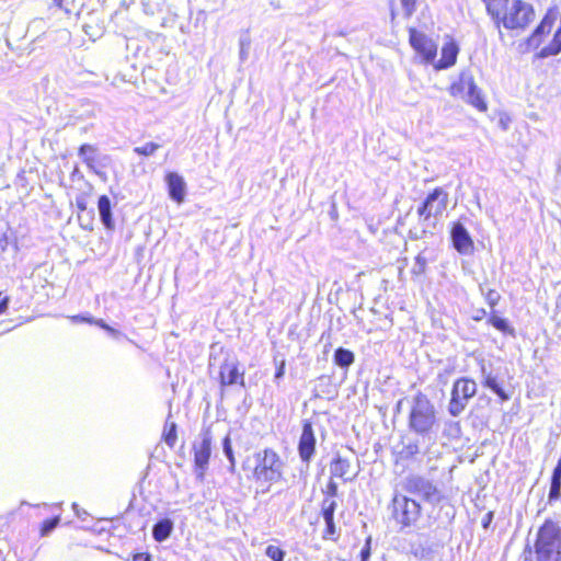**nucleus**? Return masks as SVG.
<instances>
[{
	"label": "nucleus",
	"mask_w": 561,
	"mask_h": 561,
	"mask_svg": "<svg viewBox=\"0 0 561 561\" xmlns=\"http://www.w3.org/2000/svg\"><path fill=\"white\" fill-rule=\"evenodd\" d=\"M408 426L416 435L434 437L437 426L436 409L426 394L417 392L413 397Z\"/></svg>",
	"instance_id": "39448f33"
},
{
	"label": "nucleus",
	"mask_w": 561,
	"mask_h": 561,
	"mask_svg": "<svg viewBox=\"0 0 561 561\" xmlns=\"http://www.w3.org/2000/svg\"><path fill=\"white\" fill-rule=\"evenodd\" d=\"M450 239L453 247L458 253L469 255L473 252V240L468 229L460 221L454 222L450 230Z\"/></svg>",
	"instance_id": "4468645a"
},
{
	"label": "nucleus",
	"mask_w": 561,
	"mask_h": 561,
	"mask_svg": "<svg viewBox=\"0 0 561 561\" xmlns=\"http://www.w3.org/2000/svg\"><path fill=\"white\" fill-rule=\"evenodd\" d=\"M169 196L176 203H182L186 195V183L182 175L176 172H169L165 175Z\"/></svg>",
	"instance_id": "f3484780"
},
{
	"label": "nucleus",
	"mask_w": 561,
	"mask_h": 561,
	"mask_svg": "<svg viewBox=\"0 0 561 561\" xmlns=\"http://www.w3.org/2000/svg\"><path fill=\"white\" fill-rule=\"evenodd\" d=\"M176 430H178L176 423L175 422H169V420H167L162 436H163L164 443L170 448H173L175 443H176V439H178Z\"/></svg>",
	"instance_id": "cd10ccee"
},
{
	"label": "nucleus",
	"mask_w": 561,
	"mask_h": 561,
	"mask_svg": "<svg viewBox=\"0 0 561 561\" xmlns=\"http://www.w3.org/2000/svg\"><path fill=\"white\" fill-rule=\"evenodd\" d=\"M449 374H450L449 370H445L444 373H439L438 376H437L439 382H442L443 385H446L447 381H448Z\"/></svg>",
	"instance_id": "09e8293b"
},
{
	"label": "nucleus",
	"mask_w": 561,
	"mask_h": 561,
	"mask_svg": "<svg viewBox=\"0 0 561 561\" xmlns=\"http://www.w3.org/2000/svg\"><path fill=\"white\" fill-rule=\"evenodd\" d=\"M494 513L488 512L481 519V525L484 529H488L493 520Z\"/></svg>",
	"instance_id": "79ce46f5"
},
{
	"label": "nucleus",
	"mask_w": 561,
	"mask_h": 561,
	"mask_svg": "<svg viewBox=\"0 0 561 561\" xmlns=\"http://www.w3.org/2000/svg\"><path fill=\"white\" fill-rule=\"evenodd\" d=\"M486 316L485 309H479L477 310V314L473 317V320L480 321Z\"/></svg>",
	"instance_id": "3c124183"
},
{
	"label": "nucleus",
	"mask_w": 561,
	"mask_h": 561,
	"mask_svg": "<svg viewBox=\"0 0 561 561\" xmlns=\"http://www.w3.org/2000/svg\"><path fill=\"white\" fill-rule=\"evenodd\" d=\"M400 405H401V401H399L398 404H397V410L398 411L400 410Z\"/></svg>",
	"instance_id": "6e6d98bb"
},
{
	"label": "nucleus",
	"mask_w": 561,
	"mask_h": 561,
	"mask_svg": "<svg viewBox=\"0 0 561 561\" xmlns=\"http://www.w3.org/2000/svg\"><path fill=\"white\" fill-rule=\"evenodd\" d=\"M488 323L504 334L515 336V329L510 324L508 320L505 318L492 313L488 319Z\"/></svg>",
	"instance_id": "bb28decb"
},
{
	"label": "nucleus",
	"mask_w": 561,
	"mask_h": 561,
	"mask_svg": "<svg viewBox=\"0 0 561 561\" xmlns=\"http://www.w3.org/2000/svg\"><path fill=\"white\" fill-rule=\"evenodd\" d=\"M479 290L491 309H494L501 299V295L495 289H485L482 284L479 285Z\"/></svg>",
	"instance_id": "7c9ffc66"
},
{
	"label": "nucleus",
	"mask_w": 561,
	"mask_h": 561,
	"mask_svg": "<svg viewBox=\"0 0 561 561\" xmlns=\"http://www.w3.org/2000/svg\"><path fill=\"white\" fill-rule=\"evenodd\" d=\"M433 442L434 437L426 435L402 437L400 444L396 447L397 458L402 461L415 460L419 455H425L428 451Z\"/></svg>",
	"instance_id": "9b49d317"
},
{
	"label": "nucleus",
	"mask_w": 561,
	"mask_h": 561,
	"mask_svg": "<svg viewBox=\"0 0 561 561\" xmlns=\"http://www.w3.org/2000/svg\"><path fill=\"white\" fill-rule=\"evenodd\" d=\"M560 499H561V478L551 477L547 503L549 505H552L554 502L559 501Z\"/></svg>",
	"instance_id": "c85d7f7f"
},
{
	"label": "nucleus",
	"mask_w": 561,
	"mask_h": 561,
	"mask_svg": "<svg viewBox=\"0 0 561 561\" xmlns=\"http://www.w3.org/2000/svg\"><path fill=\"white\" fill-rule=\"evenodd\" d=\"M98 210L103 226L108 230H113L115 228V221L113 219L112 203L108 196L101 195L99 197Z\"/></svg>",
	"instance_id": "412c9836"
},
{
	"label": "nucleus",
	"mask_w": 561,
	"mask_h": 561,
	"mask_svg": "<svg viewBox=\"0 0 561 561\" xmlns=\"http://www.w3.org/2000/svg\"><path fill=\"white\" fill-rule=\"evenodd\" d=\"M481 376L482 385L485 388L492 390L502 401H507L510 399L508 393L497 382L496 376H494L492 371H488L486 366L484 364L481 365Z\"/></svg>",
	"instance_id": "aec40b11"
},
{
	"label": "nucleus",
	"mask_w": 561,
	"mask_h": 561,
	"mask_svg": "<svg viewBox=\"0 0 561 561\" xmlns=\"http://www.w3.org/2000/svg\"><path fill=\"white\" fill-rule=\"evenodd\" d=\"M95 152H96V148L94 146L89 145V144H83L79 148L78 156L82 159V161L87 164V167L90 170L95 172L98 175L102 176V175H104V173L96 171L95 167H94Z\"/></svg>",
	"instance_id": "a878e982"
},
{
	"label": "nucleus",
	"mask_w": 561,
	"mask_h": 561,
	"mask_svg": "<svg viewBox=\"0 0 561 561\" xmlns=\"http://www.w3.org/2000/svg\"><path fill=\"white\" fill-rule=\"evenodd\" d=\"M561 53V26L556 31L551 43L537 53L536 57L543 59L550 56H557Z\"/></svg>",
	"instance_id": "393cba45"
},
{
	"label": "nucleus",
	"mask_w": 561,
	"mask_h": 561,
	"mask_svg": "<svg viewBox=\"0 0 561 561\" xmlns=\"http://www.w3.org/2000/svg\"><path fill=\"white\" fill-rule=\"evenodd\" d=\"M409 42L413 49L422 56L425 64L434 61L437 55V44L431 37L415 28H410Z\"/></svg>",
	"instance_id": "f8f14e48"
},
{
	"label": "nucleus",
	"mask_w": 561,
	"mask_h": 561,
	"mask_svg": "<svg viewBox=\"0 0 561 561\" xmlns=\"http://www.w3.org/2000/svg\"><path fill=\"white\" fill-rule=\"evenodd\" d=\"M478 386L471 378H458L451 389L448 403V413L451 416H459L468 405L470 399L477 394Z\"/></svg>",
	"instance_id": "6e6552de"
},
{
	"label": "nucleus",
	"mask_w": 561,
	"mask_h": 561,
	"mask_svg": "<svg viewBox=\"0 0 561 561\" xmlns=\"http://www.w3.org/2000/svg\"><path fill=\"white\" fill-rule=\"evenodd\" d=\"M325 493L324 499H332L334 500L335 496H337L339 493V486L337 483L334 482L332 479L328 482L325 490L323 491Z\"/></svg>",
	"instance_id": "4c0bfd02"
},
{
	"label": "nucleus",
	"mask_w": 561,
	"mask_h": 561,
	"mask_svg": "<svg viewBox=\"0 0 561 561\" xmlns=\"http://www.w3.org/2000/svg\"><path fill=\"white\" fill-rule=\"evenodd\" d=\"M160 148L161 145L150 141L146 142L144 146L135 147L134 152L137 153L138 156L150 157L154 154V152Z\"/></svg>",
	"instance_id": "2f4dec72"
},
{
	"label": "nucleus",
	"mask_w": 561,
	"mask_h": 561,
	"mask_svg": "<svg viewBox=\"0 0 561 561\" xmlns=\"http://www.w3.org/2000/svg\"><path fill=\"white\" fill-rule=\"evenodd\" d=\"M133 561H152V558L149 553H136L133 557Z\"/></svg>",
	"instance_id": "a18cd8bd"
},
{
	"label": "nucleus",
	"mask_w": 561,
	"mask_h": 561,
	"mask_svg": "<svg viewBox=\"0 0 561 561\" xmlns=\"http://www.w3.org/2000/svg\"><path fill=\"white\" fill-rule=\"evenodd\" d=\"M558 12L556 10H549L540 24L534 30L533 34L527 38V45L533 48H538L541 44V35L549 33L551 27L557 20Z\"/></svg>",
	"instance_id": "dca6fc26"
},
{
	"label": "nucleus",
	"mask_w": 561,
	"mask_h": 561,
	"mask_svg": "<svg viewBox=\"0 0 561 561\" xmlns=\"http://www.w3.org/2000/svg\"><path fill=\"white\" fill-rule=\"evenodd\" d=\"M254 457L256 465L253 476L257 482L271 483L282 479L283 461L275 450L265 448L256 453Z\"/></svg>",
	"instance_id": "0eeeda50"
},
{
	"label": "nucleus",
	"mask_w": 561,
	"mask_h": 561,
	"mask_svg": "<svg viewBox=\"0 0 561 561\" xmlns=\"http://www.w3.org/2000/svg\"><path fill=\"white\" fill-rule=\"evenodd\" d=\"M248 48L249 43H245L243 39L240 41V59L245 60L248 57Z\"/></svg>",
	"instance_id": "c03bdc74"
},
{
	"label": "nucleus",
	"mask_w": 561,
	"mask_h": 561,
	"mask_svg": "<svg viewBox=\"0 0 561 561\" xmlns=\"http://www.w3.org/2000/svg\"><path fill=\"white\" fill-rule=\"evenodd\" d=\"M459 53L458 45L455 42L444 44L442 48V58L438 60L437 69H447L456 64Z\"/></svg>",
	"instance_id": "4be33fe9"
},
{
	"label": "nucleus",
	"mask_w": 561,
	"mask_h": 561,
	"mask_svg": "<svg viewBox=\"0 0 561 561\" xmlns=\"http://www.w3.org/2000/svg\"><path fill=\"white\" fill-rule=\"evenodd\" d=\"M72 320L75 322H79L80 321V322L95 323L96 325H99L103 330H104V327H108V324L105 323L104 320H102V319L94 320L93 318H88V317H83V316H75V317H72Z\"/></svg>",
	"instance_id": "58836bf2"
},
{
	"label": "nucleus",
	"mask_w": 561,
	"mask_h": 561,
	"mask_svg": "<svg viewBox=\"0 0 561 561\" xmlns=\"http://www.w3.org/2000/svg\"><path fill=\"white\" fill-rule=\"evenodd\" d=\"M10 301V296L4 295L2 291H0V316L8 310Z\"/></svg>",
	"instance_id": "a19ab883"
},
{
	"label": "nucleus",
	"mask_w": 561,
	"mask_h": 561,
	"mask_svg": "<svg viewBox=\"0 0 561 561\" xmlns=\"http://www.w3.org/2000/svg\"><path fill=\"white\" fill-rule=\"evenodd\" d=\"M265 554L272 560V561H284L286 557V551L282 548L273 545H268L265 548Z\"/></svg>",
	"instance_id": "473e14b6"
},
{
	"label": "nucleus",
	"mask_w": 561,
	"mask_h": 561,
	"mask_svg": "<svg viewBox=\"0 0 561 561\" xmlns=\"http://www.w3.org/2000/svg\"><path fill=\"white\" fill-rule=\"evenodd\" d=\"M337 507V503L332 499H323L321 502V515L325 523V529L323 531L324 539L337 540L340 531L337 530L334 523V513Z\"/></svg>",
	"instance_id": "2eb2a0df"
},
{
	"label": "nucleus",
	"mask_w": 561,
	"mask_h": 561,
	"mask_svg": "<svg viewBox=\"0 0 561 561\" xmlns=\"http://www.w3.org/2000/svg\"><path fill=\"white\" fill-rule=\"evenodd\" d=\"M324 379H328V377H325V376L320 377V380H324Z\"/></svg>",
	"instance_id": "4d7b16f0"
},
{
	"label": "nucleus",
	"mask_w": 561,
	"mask_h": 561,
	"mask_svg": "<svg viewBox=\"0 0 561 561\" xmlns=\"http://www.w3.org/2000/svg\"><path fill=\"white\" fill-rule=\"evenodd\" d=\"M394 16H396V12H394V10L392 9V10H391V19L393 20V19H394Z\"/></svg>",
	"instance_id": "5fc2aeb1"
},
{
	"label": "nucleus",
	"mask_w": 561,
	"mask_h": 561,
	"mask_svg": "<svg viewBox=\"0 0 561 561\" xmlns=\"http://www.w3.org/2000/svg\"><path fill=\"white\" fill-rule=\"evenodd\" d=\"M426 264H427L426 259L422 254H419L415 257V262L412 267V273L414 275H422L425 272Z\"/></svg>",
	"instance_id": "f704fd0d"
},
{
	"label": "nucleus",
	"mask_w": 561,
	"mask_h": 561,
	"mask_svg": "<svg viewBox=\"0 0 561 561\" xmlns=\"http://www.w3.org/2000/svg\"><path fill=\"white\" fill-rule=\"evenodd\" d=\"M316 435L311 421H302L301 435L298 442V455L300 460L308 467L316 455Z\"/></svg>",
	"instance_id": "ddd939ff"
},
{
	"label": "nucleus",
	"mask_w": 561,
	"mask_h": 561,
	"mask_svg": "<svg viewBox=\"0 0 561 561\" xmlns=\"http://www.w3.org/2000/svg\"><path fill=\"white\" fill-rule=\"evenodd\" d=\"M72 508H73V511H75L76 515H77L78 517H80L81 515H80V513H79V505H78L77 503H73V504H72Z\"/></svg>",
	"instance_id": "603ef678"
},
{
	"label": "nucleus",
	"mask_w": 561,
	"mask_h": 561,
	"mask_svg": "<svg viewBox=\"0 0 561 561\" xmlns=\"http://www.w3.org/2000/svg\"><path fill=\"white\" fill-rule=\"evenodd\" d=\"M355 362V354L347 348L337 347L333 354V363L342 369H348Z\"/></svg>",
	"instance_id": "b1692460"
},
{
	"label": "nucleus",
	"mask_w": 561,
	"mask_h": 561,
	"mask_svg": "<svg viewBox=\"0 0 561 561\" xmlns=\"http://www.w3.org/2000/svg\"><path fill=\"white\" fill-rule=\"evenodd\" d=\"M173 527L174 524L170 518L158 520L152 527L153 539L158 542L167 540L171 536Z\"/></svg>",
	"instance_id": "5701e85b"
},
{
	"label": "nucleus",
	"mask_w": 561,
	"mask_h": 561,
	"mask_svg": "<svg viewBox=\"0 0 561 561\" xmlns=\"http://www.w3.org/2000/svg\"><path fill=\"white\" fill-rule=\"evenodd\" d=\"M220 383L222 386H230L240 382L244 385L243 374L239 371L238 365L234 362L226 360L220 366Z\"/></svg>",
	"instance_id": "6ab92c4d"
},
{
	"label": "nucleus",
	"mask_w": 561,
	"mask_h": 561,
	"mask_svg": "<svg viewBox=\"0 0 561 561\" xmlns=\"http://www.w3.org/2000/svg\"><path fill=\"white\" fill-rule=\"evenodd\" d=\"M402 488L408 494L419 497L432 506H439L440 511H445L444 514L447 523L455 518V507L432 480L420 474H409L405 477Z\"/></svg>",
	"instance_id": "20e7f679"
},
{
	"label": "nucleus",
	"mask_w": 561,
	"mask_h": 561,
	"mask_svg": "<svg viewBox=\"0 0 561 561\" xmlns=\"http://www.w3.org/2000/svg\"><path fill=\"white\" fill-rule=\"evenodd\" d=\"M551 477L561 478V458H559L557 466L554 467Z\"/></svg>",
	"instance_id": "8fccbe9b"
},
{
	"label": "nucleus",
	"mask_w": 561,
	"mask_h": 561,
	"mask_svg": "<svg viewBox=\"0 0 561 561\" xmlns=\"http://www.w3.org/2000/svg\"><path fill=\"white\" fill-rule=\"evenodd\" d=\"M450 94L460 96L481 112L488 108L481 90L477 87L473 77L469 73H462L459 81L451 84Z\"/></svg>",
	"instance_id": "1a4fd4ad"
},
{
	"label": "nucleus",
	"mask_w": 561,
	"mask_h": 561,
	"mask_svg": "<svg viewBox=\"0 0 561 561\" xmlns=\"http://www.w3.org/2000/svg\"><path fill=\"white\" fill-rule=\"evenodd\" d=\"M524 561H561V526L547 518L539 527L534 550L529 546L524 551Z\"/></svg>",
	"instance_id": "7ed1b4c3"
},
{
	"label": "nucleus",
	"mask_w": 561,
	"mask_h": 561,
	"mask_svg": "<svg viewBox=\"0 0 561 561\" xmlns=\"http://www.w3.org/2000/svg\"><path fill=\"white\" fill-rule=\"evenodd\" d=\"M53 4L61 9L62 8V0H53Z\"/></svg>",
	"instance_id": "864d4df0"
},
{
	"label": "nucleus",
	"mask_w": 561,
	"mask_h": 561,
	"mask_svg": "<svg viewBox=\"0 0 561 561\" xmlns=\"http://www.w3.org/2000/svg\"><path fill=\"white\" fill-rule=\"evenodd\" d=\"M70 178H71L72 181H75V180H83V174L79 170L78 167H75V169L72 170V172L70 174Z\"/></svg>",
	"instance_id": "49530a36"
},
{
	"label": "nucleus",
	"mask_w": 561,
	"mask_h": 561,
	"mask_svg": "<svg viewBox=\"0 0 561 561\" xmlns=\"http://www.w3.org/2000/svg\"><path fill=\"white\" fill-rule=\"evenodd\" d=\"M274 362H275V365H276V371H275V375H274V379L275 380H279L285 375L286 360H285V358H282V359L278 360L277 357H274Z\"/></svg>",
	"instance_id": "e433bc0d"
},
{
	"label": "nucleus",
	"mask_w": 561,
	"mask_h": 561,
	"mask_svg": "<svg viewBox=\"0 0 561 561\" xmlns=\"http://www.w3.org/2000/svg\"><path fill=\"white\" fill-rule=\"evenodd\" d=\"M222 451L229 461V471L233 473L236 469V458L229 434L226 435L222 439Z\"/></svg>",
	"instance_id": "c756f323"
},
{
	"label": "nucleus",
	"mask_w": 561,
	"mask_h": 561,
	"mask_svg": "<svg viewBox=\"0 0 561 561\" xmlns=\"http://www.w3.org/2000/svg\"><path fill=\"white\" fill-rule=\"evenodd\" d=\"M392 517L400 525V530L415 526L421 517L422 506L415 497L396 493L391 501Z\"/></svg>",
	"instance_id": "423d86ee"
},
{
	"label": "nucleus",
	"mask_w": 561,
	"mask_h": 561,
	"mask_svg": "<svg viewBox=\"0 0 561 561\" xmlns=\"http://www.w3.org/2000/svg\"><path fill=\"white\" fill-rule=\"evenodd\" d=\"M488 13L494 21L500 35L501 24L507 30H525L534 20L531 4L523 0H497L488 4Z\"/></svg>",
	"instance_id": "f03ea898"
},
{
	"label": "nucleus",
	"mask_w": 561,
	"mask_h": 561,
	"mask_svg": "<svg viewBox=\"0 0 561 561\" xmlns=\"http://www.w3.org/2000/svg\"><path fill=\"white\" fill-rule=\"evenodd\" d=\"M370 545H371V538L368 537L365 541L364 547L360 550V553H359L360 561H369V558L371 554Z\"/></svg>",
	"instance_id": "ea45409f"
},
{
	"label": "nucleus",
	"mask_w": 561,
	"mask_h": 561,
	"mask_svg": "<svg viewBox=\"0 0 561 561\" xmlns=\"http://www.w3.org/2000/svg\"><path fill=\"white\" fill-rule=\"evenodd\" d=\"M76 205L78 207V209L80 210H85L87 209V202H85V198L80 196V197H77L76 198Z\"/></svg>",
	"instance_id": "de8ad7c7"
},
{
	"label": "nucleus",
	"mask_w": 561,
	"mask_h": 561,
	"mask_svg": "<svg viewBox=\"0 0 561 561\" xmlns=\"http://www.w3.org/2000/svg\"><path fill=\"white\" fill-rule=\"evenodd\" d=\"M213 435L209 427L202 430L199 440L193 444L194 468L196 478L204 481L211 456Z\"/></svg>",
	"instance_id": "9d476101"
},
{
	"label": "nucleus",
	"mask_w": 561,
	"mask_h": 561,
	"mask_svg": "<svg viewBox=\"0 0 561 561\" xmlns=\"http://www.w3.org/2000/svg\"><path fill=\"white\" fill-rule=\"evenodd\" d=\"M447 205L448 193L444 188L436 187L428 193L416 209L419 225L409 230V238L415 241L433 236Z\"/></svg>",
	"instance_id": "f257e3e1"
},
{
	"label": "nucleus",
	"mask_w": 561,
	"mask_h": 561,
	"mask_svg": "<svg viewBox=\"0 0 561 561\" xmlns=\"http://www.w3.org/2000/svg\"><path fill=\"white\" fill-rule=\"evenodd\" d=\"M60 523V516H54L44 520L41 527V536H48Z\"/></svg>",
	"instance_id": "72a5a7b5"
},
{
	"label": "nucleus",
	"mask_w": 561,
	"mask_h": 561,
	"mask_svg": "<svg viewBox=\"0 0 561 561\" xmlns=\"http://www.w3.org/2000/svg\"><path fill=\"white\" fill-rule=\"evenodd\" d=\"M404 16L410 18L415 12L416 0H400Z\"/></svg>",
	"instance_id": "c9c22d12"
},
{
	"label": "nucleus",
	"mask_w": 561,
	"mask_h": 561,
	"mask_svg": "<svg viewBox=\"0 0 561 561\" xmlns=\"http://www.w3.org/2000/svg\"><path fill=\"white\" fill-rule=\"evenodd\" d=\"M352 465L350 459L342 457L341 455H336L331 463H330V472L333 477L342 479L344 482L352 481L356 478L357 471L353 474L351 473Z\"/></svg>",
	"instance_id": "a211bd4d"
},
{
	"label": "nucleus",
	"mask_w": 561,
	"mask_h": 561,
	"mask_svg": "<svg viewBox=\"0 0 561 561\" xmlns=\"http://www.w3.org/2000/svg\"><path fill=\"white\" fill-rule=\"evenodd\" d=\"M104 330H105V331H106V332H107L112 337H114V339H116V340H118V339H121V337H125V335H124L121 331H118V330H116V329H114V328H112V327H110V325H108V327H104Z\"/></svg>",
	"instance_id": "37998d69"
}]
</instances>
